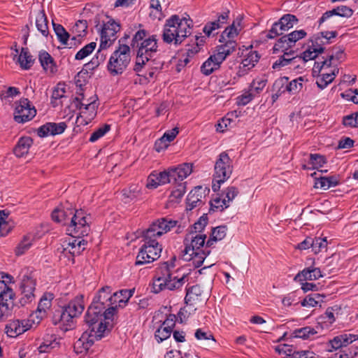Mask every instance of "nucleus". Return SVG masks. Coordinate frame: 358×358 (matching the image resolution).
Here are the masks:
<instances>
[{"mask_svg": "<svg viewBox=\"0 0 358 358\" xmlns=\"http://www.w3.org/2000/svg\"><path fill=\"white\" fill-rule=\"evenodd\" d=\"M266 85V80L264 79H256L250 84L249 90L252 92L254 96L259 94Z\"/></svg>", "mask_w": 358, "mask_h": 358, "instance_id": "338daca9", "label": "nucleus"}, {"mask_svg": "<svg viewBox=\"0 0 358 358\" xmlns=\"http://www.w3.org/2000/svg\"><path fill=\"white\" fill-rule=\"evenodd\" d=\"M343 124L346 127H358V112L343 117Z\"/></svg>", "mask_w": 358, "mask_h": 358, "instance_id": "774afa93", "label": "nucleus"}, {"mask_svg": "<svg viewBox=\"0 0 358 358\" xmlns=\"http://www.w3.org/2000/svg\"><path fill=\"white\" fill-rule=\"evenodd\" d=\"M34 324L32 319L10 320L6 325L5 332L8 337L16 338L31 329Z\"/></svg>", "mask_w": 358, "mask_h": 358, "instance_id": "a211bd4d", "label": "nucleus"}, {"mask_svg": "<svg viewBox=\"0 0 358 358\" xmlns=\"http://www.w3.org/2000/svg\"><path fill=\"white\" fill-rule=\"evenodd\" d=\"M343 55V51L339 50L335 55H330L327 59L315 62L313 69V73H320L321 71L324 70L326 68H329L332 65L333 61L336 60L338 62Z\"/></svg>", "mask_w": 358, "mask_h": 358, "instance_id": "f704fd0d", "label": "nucleus"}, {"mask_svg": "<svg viewBox=\"0 0 358 358\" xmlns=\"http://www.w3.org/2000/svg\"><path fill=\"white\" fill-rule=\"evenodd\" d=\"M206 236L202 233H194L192 230L184 239L185 254L192 255L194 251L209 250L210 247H206Z\"/></svg>", "mask_w": 358, "mask_h": 358, "instance_id": "2eb2a0df", "label": "nucleus"}, {"mask_svg": "<svg viewBox=\"0 0 358 358\" xmlns=\"http://www.w3.org/2000/svg\"><path fill=\"white\" fill-rule=\"evenodd\" d=\"M222 63V62L213 54L203 63L201 66V71L203 74L209 76L218 69Z\"/></svg>", "mask_w": 358, "mask_h": 358, "instance_id": "e433bc0d", "label": "nucleus"}, {"mask_svg": "<svg viewBox=\"0 0 358 358\" xmlns=\"http://www.w3.org/2000/svg\"><path fill=\"white\" fill-rule=\"evenodd\" d=\"M192 172V165L188 163H184L176 167L171 168V173L173 182H181L185 179Z\"/></svg>", "mask_w": 358, "mask_h": 358, "instance_id": "c756f323", "label": "nucleus"}, {"mask_svg": "<svg viewBox=\"0 0 358 358\" xmlns=\"http://www.w3.org/2000/svg\"><path fill=\"white\" fill-rule=\"evenodd\" d=\"M294 59L293 52H285L282 56L279 57L272 65L275 71H280L282 67L287 66Z\"/></svg>", "mask_w": 358, "mask_h": 358, "instance_id": "5fc2aeb1", "label": "nucleus"}, {"mask_svg": "<svg viewBox=\"0 0 358 358\" xmlns=\"http://www.w3.org/2000/svg\"><path fill=\"white\" fill-rule=\"evenodd\" d=\"M202 294V289L198 285H192L186 288V295L185 301L187 304H192L193 302L199 300Z\"/></svg>", "mask_w": 358, "mask_h": 358, "instance_id": "09e8293b", "label": "nucleus"}, {"mask_svg": "<svg viewBox=\"0 0 358 358\" xmlns=\"http://www.w3.org/2000/svg\"><path fill=\"white\" fill-rule=\"evenodd\" d=\"M177 224L178 221L167 217L154 221L143 231L144 243L136 256L135 264L143 265L158 259L161 255L162 247L157 238L171 231Z\"/></svg>", "mask_w": 358, "mask_h": 358, "instance_id": "f257e3e1", "label": "nucleus"}, {"mask_svg": "<svg viewBox=\"0 0 358 358\" xmlns=\"http://www.w3.org/2000/svg\"><path fill=\"white\" fill-rule=\"evenodd\" d=\"M67 126L66 122H47L41 126L37 131V134L40 137H46L48 136H55L62 134Z\"/></svg>", "mask_w": 358, "mask_h": 358, "instance_id": "412c9836", "label": "nucleus"}, {"mask_svg": "<svg viewBox=\"0 0 358 358\" xmlns=\"http://www.w3.org/2000/svg\"><path fill=\"white\" fill-rule=\"evenodd\" d=\"M19 278L21 280V297L20 302L22 306H24L31 302L35 298L34 291L36 282L27 271L22 272L19 275Z\"/></svg>", "mask_w": 358, "mask_h": 358, "instance_id": "4468645a", "label": "nucleus"}, {"mask_svg": "<svg viewBox=\"0 0 358 358\" xmlns=\"http://www.w3.org/2000/svg\"><path fill=\"white\" fill-rule=\"evenodd\" d=\"M240 24H235L234 22L231 25L227 27L220 36L219 42L223 41H236V38L238 36L241 30Z\"/></svg>", "mask_w": 358, "mask_h": 358, "instance_id": "79ce46f5", "label": "nucleus"}, {"mask_svg": "<svg viewBox=\"0 0 358 358\" xmlns=\"http://www.w3.org/2000/svg\"><path fill=\"white\" fill-rule=\"evenodd\" d=\"M11 276L4 273H0V298L5 296L6 293L13 289L9 287L8 282H11Z\"/></svg>", "mask_w": 358, "mask_h": 358, "instance_id": "052dcab7", "label": "nucleus"}, {"mask_svg": "<svg viewBox=\"0 0 358 358\" xmlns=\"http://www.w3.org/2000/svg\"><path fill=\"white\" fill-rule=\"evenodd\" d=\"M233 171L231 160L225 152H221L215 164L212 189L217 192L220 186L231 176Z\"/></svg>", "mask_w": 358, "mask_h": 358, "instance_id": "9d476101", "label": "nucleus"}, {"mask_svg": "<svg viewBox=\"0 0 358 358\" xmlns=\"http://www.w3.org/2000/svg\"><path fill=\"white\" fill-rule=\"evenodd\" d=\"M338 33L336 31H321L313 36L310 41L311 45L316 49L322 48V53L324 50V45L331 43V40L335 38Z\"/></svg>", "mask_w": 358, "mask_h": 358, "instance_id": "393cba45", "label": "nucleus"}, {"mask_svg": "<svg viewBox=\"0 0 358 358\" xmlns=\"http://www.w3.org/2000/svg\"><path fill=\"white\" fill-rule=\"evenodd\" d=\"M227 227L224 225L213 228L210 238L206 241V247H213L216 242L224 238L227 234Z\"/></svg>", "mask_w": 358, "mask_h": 358, "instance_id": "ea45409f", "label": "nucleus"}, {"mask_svg": "<svg viewBox=\"0 0 358 358\" xmlns=\"http://www.w3.org/2000/svg\"><path fill=\"white\" fill-rule=\"evenodd\" d=\"M176 257L161 263L152 284V292L157 294L164 289L171 291L180 289L187 282L189 273L183 268H176Z\"/></svg>", "mask_w": 358, "mask_h": 358, "instance_id": "f03ea898", "label": "nucleus"}, {"mask_svg": "<svg viewBox=\"0 0 358 358\" xmlns=\"http://www.w3.org/2000/svg\"><path fill=\"white\" fill-rule=\"evenodd\" d=\"M273 90L275 91L273 94V99H278L282 94L288 92L287 77L277 79L273 84Z\"/></svg>", "mask_w": 358, "mask_h": 358, "instance_id": "8fccbe9b", "label": "nucleus"}, {"mask_svg": "<svg viewBox=\"0 0 358 358\" xmlns=\"http://www.w3.org/2000/svg\"><path fill=\"white\" fill-rule=\"evenodd\" d=\"M119 30L120 25L113 20L103 23L100 30L99 48L90 62L85 64L86 71H92L104 62L106 54L103 50L108 48L116 40Z\"/></svg>", "mask_w": 358, "mask_h": 358, "instance_id": "423d86ee", "label": "nucleus"}, {"mask_svg": "<svg viewBox=\"0 0 358 358\" xmlns=\"http://www.w3.org/2000/svg\"><path fill=\"white\" fill-rule=\"evenodd\" d=\"M241 112L234 110L228 113L224 117L220 120L216 124V130L219 132H224L225 130L231 128L236 123Z\"/></svg>", "mask_w": 358, "mask_h": 358, "instance_id": "2f4dec72", "label": "nucleus"}, {"mask_svg": "<svg viewBox=\"0 0 358 358\" xmlns=\"http://www.w3.org/2000/svg\"><path fill=\"white\" fill-rule=\"evenodd\" d=\"M229 206L222 194L217 195L210 201V210L222 212Z\"/></svg>", "mask_w": 358, "mask_h": 358, "instance_id": "864d4df0", "label": "nucleus"}, {"mask_svg": "<svg viewBox=\"0 0 358 358\" xmlns=\"http://www.w3.org/2000/svg\"><path fill=\"white\" fill-rule=\"evenodd\" d=\"M178 134V129L177 127L173 128L171 130L166 131L164 135L156 142L155 146L157 147L159 144H163L162 146L156 148L157 151L159 152L160 149L166 148L168 147L169 143L174 140Z\"/></svg>", "mask_w": 358, "mask_h": 358, "instance_id": "37998d69", "label": "nucleus"}, {"mask_svg": "<svg viewBox=\"0 0 358 358\" xmlns=\"http://www.w3.org/2000/svg\"><path fill=\"white\" fill-rule=\"evenodd\" d=\"M278 22L281 27V30L286 31L292 28L294 24L298 22V19L294 15L285 14L280 17Z\"/></svg>", "mask_w": 358, "mask_h": 358, "instance_id": "603ef678", "label": "nucleus"}, {"mask_svg": "<svg viewBox=\"0 0 358 358\" xmlns=\"http://www.w3.org/2000/svg\"><path fill=\"white\" fill-rule=\"evenodd\" d=\"M259 58L260 56L257 51L252 50H249L243 55V59H242L237 73L238 76H243L248 73V72L256 65Z\"/></svg>", "mask_w": 358, "mask_h": 358, "instance_id": "4be33fe9", "label": "nucleus"}, {"mask_svg": "<svg viewBox=\"0 0 358 358\" xmlns=\"http://www.w3.org/2000/svg\"><path fill=\"white\" fill-rule=\"evenodd\" d=\"M146 31L138 30L134 35L131 45L137 49V55L134 70L136 73L143 71L147 66L150 67L152 63L151 58L158 50V38L156 35H152L147 38Z\"/></svg>", "mask_w": 358, "mask_h": 358, "instance_id": "7ed1b4c3", "label": "nucleus"}, {"mask_svg": "<svg viewBox=\"0 0 358 358\" xmlns=\"http://www.w3.org/2000/svg\"><path fill=\"white\" fill-rule=\"evenodd\" d=\"M299 292L295 291L290 292L285 295L282 299V303L284 306L289 307L291 306H296L301 301L299 297Z\"/></svg>", "mask_w": 358, "mask_h": 358, "instance_id": "680f3d73", "label": "nucleus"}, {"mask_svg": "<svg viewBox=\"0 0 358 358\" xmlns=\"http://www.w3.org/2000/svg\"><path fill=\"white\" fill-rule=\"evenodd\" d=\"M324 296L318 293H312L307 295L300 303L301 306L306 308H313L317 306L319 303L323 302Z\"/></svg>", "mask_w": 358, "mask_h": 358, "instance_id": "49530a36", "label": "nucleus"}, {"mask_svg": "<svg viewBox=\"0 0 358 358\" xmlns=\"http://www.w3.org/2000/svg\"><path fill=\"white\" fill-rule=\"evenodd\" d=\"M96 47V43L91 42L83 47L75 55L76 60H83L91 55Z\"/></svg>", "mask_w": 358, "mask_h": 358, "instance_id": "bf43d9fd", "label": "nucleus"}, {"mask_svg": "<svg viewBox=\"0 0 358 358\" xmlns=\"http://www.w3.org/2000/svg\"><path fill=\"white\" fill-rule=\"evenodd\" d=\"M131 50L129 45L122 44L111 54L107 69L110 75H121L127 69L131 61Z\"/></svg>", "mask_w": 358, "mask_h": 358, "instance_id": "1a4fd4ad", "label": "nucleus"}, {"mask_svg": "<svg viewBox=\"0 0 358 358\" xmlns=\"http://www.w3.org/2000/svg\"><path fill=\"white\" fill-rule=\"evenodd\" d=\"M85 309L83 295L76 296L63 306L60 324L64 331L72 329L75 326L74 319L79 317Z\"/></svg>", "mask_w": 358, "mask_h": 358, "instance_id": "6e6552de", "label": "nucleus"}, {"mask_svg": "<svg viewBox=\"0 0 358 358\" xmlns=\"http://www.w3.org/2000/svg\"><path fill=\"white\" fill-rule=\"evenodd\" d=\"M321 53V48H319V49H316L311 45L308 46V48L305 51H303L301 57L303 59V61L306 62L315 59L318 56V55Z\"/></svg>", "mask_w": 358, "mask_h": 358, "instance_id": "69168bd1", "label": "nucleus"}, {"mask_svg": "<svg viewBox=\"0 0 358 358\" xmlns=\"http://www.w3.org/2000/svg\"><path fill=\"white\" fill-rule=\"evenodd\" d=\"M33 143V140L29 136H24L18 140L14 148V154L17 157H22L28 154Z\"/></svg>", "mask_w": 358, "mask_h": 358, "instance_id": "c9c22d12", "label": "nucleus"}, {"mask_svg": "<svg viewBox=\"0 0 358 358\" xmlns=\"http://www.w3.org/2000/svg\"><path fill=\"white\" fill-rule=\"evenodd\" d=\"M106 309L104 310L92 302L85 315V322L89 331L96 333V336L103 338L109 331L108 327L113 318H106Z\"/></svg>", "mask_w": 358, "mask_h": 358, "instance_id": "0eeeda50", "label": "nucleus"}, {"mask_svg": "<svg viewBox=\"0 0 358 358\" xmlns=\"http://www.w3.org/2000/svg\"><path fill=\"white\" fill-rule=\"evenodd\" d=\"M122 195L126 203L136 200L141 196V188L138 185L133 184L128 188L124 189L122 191Z\"/></svg>", "mask_w": 358, "mask_h": 358, "instance_id": "a18cd8bd", "label": "nucleus"}, {"mask_svg": "<svg viewBox=\"0 0 358 358\" xmlns=\"http://www.w3.org/2000/svg\"><path fill=\"white\" fill-rule=\"evenodd\" d=\"M303 80L304 79L303 77H299L290 82L287 78L288 92L291 94L298 93L303 88Z\"/></svg>", "mask_w": 358, "mask_h": 358, "instance_id": "e2e57ef3", "label": "nucleus"}, {"mask_svg": "<svg viewBox=\"0 0 358 358\" xmlns=\"http://www.w3.org/2000/svg\"><path fill=\"white\" fill-rule=\"evenodd\" d=\"M17 61L22 69L27 70L30 69L32 64V59L27 49L23 48L21 49V52L17 57Z\"/></svg>", "mask_w": 358, "mask_h": 358, "instance_id": "6e6d98bb", "label": "nucleus"}, {"mask_svg": "<svg viewBox=\"0 0 358 358\" xmlns=\"http://www.w3.org/2000/svg\"><path fill=\"white\" fill-rule=\"evenodd\" d=\"M8 215L4 210H0V236L8 235L13 229V225L6 220Z\"/></svg>", "mask_w": 358, "mask_h": 358, "instance_id": "4d7b16f0", "label": "nucleus"}, {"mask_svg": "<svg viewBox=\"0 0 358 358\" xmlns=\"http://www.w3.org/2000/svg\"><path fill=\"white\" fill-rule=\"evenodd\" d=\"M220 43L221 45L216 47L213 55L223 62L229 55L235 51L237 43L236 41H223Z\"/></svg>", "mask_w": 358, "mask_h": 358, "instance_id": "cd10ccee", "label": "nucleus"}, {"mask_svg": "<svg viewBox=\"0 0 358 358\" xmlns=\"http://www.w3.org/2000/svg\"><path fill=\"white\" fill-rule=\"evenodd\" d=\"M54 297V294L51 292H45L41 296L35 313L36 317L38 319L37 323L46 315L47 310L52 306V301Z\"/></svg>", "mask_w": 358, "mask_h": 358, "instance_id": "bb28decb", "label": "nucleus"}, {"mask_svg": "<svg viewBox=\"0 0 358 358\" xmlns=\"http://www.w3.org/2000/svg\"><path fill=\"white\" fill-rule=\"evenodd\" d=\"M39 238V236L36 237V236L33 233H29L24 236L22 241L19 243L15 248L16 255L20 256L23 255L31 248L36 239Z\"/></svg>", "mask_w": 358, "mask_h": 358, "instance_id": "4c0bfd02", "label": "nucleus"}, {"mask_svg": "<svg viewBox=\"0 0 358 358\" xmlns=\"http://www.w3.org/2000/svg\"><path fill=\"white\" fill-rule=\"evenodd\" d=\"M13 291L6 293L5 296L0 298V321L11 315L14 307Z\"/></svg>", "mask_w": 358, "mask_h": 358, "instance_id": "b1692460", "label": "nucleus"}, {"mask_svg": "<svg viewBox=\"0 0 358 358\" xmlns=\"http://www.w3.org/2000/svg\"><path fill=\"white\" fill-rule=\"evenodd\" d=\"M96 333L91 331H85L78 339L73 345L74 351L76 354H84L92 346L95 341L100 340L101 338L96 336Z\"/></svg>", "mask_w": 358, "mask_h": 358, "instance_id": "aec40b11", "label": "nucleus"}, {"mask_svg": "<svg viewBox=\"0 0 358 358\" xmlns=\"http://www.w3.org/2000/svg\"><path fill=\"white\" fill-rule=\"evenodd\" d=\"M338 69L336 66H334V68L329 71L322 73L316 79L317 86L320 90L325 89L333 82L336 75L338 73Z\"/></svg>", "mask_w": 358, "mask_h": 358, "instance_id": "72a5a7b5", "label": "nucleus"}, {"mask_svg": "<svg viewBox=\"0 0 358 358\" xmlns=\"http://www.w3.org/2000/svg\"><path fill=\"white\" fill-rule=\"evenodd\" d=\"M307 33L303 29L295 30L289 34L282 36L273 48V53L285 52L292 47L298 41L305 38Z\"/></svg>", "mask_w": 358, "mask_h": 358, "instance_id": "f3484780", "label": "nucleus"}, {"mask_svg": "<svg viewBox=\"0 0 358 358\" xmlns=\"http://www.w3.org/2000/svg\"><path fill=\"white\" fill-rule=\"evenodd\" d=\"M52 219L64 225H68V231L78 236H87L90 231L88 217L83 210L71 208H57L52 213Z\"/></svg>", "mask_w": 358, "mask_h": 358, "instance_id": "20e7f679", "label": "nucleus"}, {"mask_svg": "<svg viewBox=\"0 0 358 358\" xmlns=\"http://www.w3.org/2000/svg\"><path fill=\"white\" fill-rule=\"evenodd\" d=\"M176 322L177 317L174 314L166 315L163 320L153 321L154 336L158 343H161L171 336Z\"/></svg>", "mask_w": 358, "mask_h": 358, "instance_id": "9b49d317", "label": "nucleus"}, {"mask_svg": "<svg viewBox=\"0 0 358 358\" xmlns=\"http://www.w3.org/2000/svg\"><path fill=\"white\" fill-rule=\"evenodd\" d=\"M111 287L103 286L98 290L94 296L92 303L106 310L111 306Z\"/></svg>", "mask_w": 358, "mask_h": 358, "instance_id": "5701e85b", "label": "nucleus"}, {"mask_svg": "<svg viewBox=\"0 0 358 358\" xmlns=\"http://www.w3.org/2000/svg\"><path fill=\"white\" fill-rule=\"evenodd\" d=\"M38 60L43 70L50 74H55L57 71V66L54 59L46 51L39 52Z\"/></svg>", "mask_w": 358, "mask_h": 358, "instance_id": "7c9ffc66", "label": "nucleus"}, {"mask_svg": "<svg viewBox=\"0 0 358 358\" xmlns=\"http://www.w3.org/2000/svg\"><path fill=\"white\" fill-rule=\"evenodd\" d=\"M295 336L303 339L312 338L317 334L315 329L310 326H307L295 331Z\"/></svg>", "mask_w": 358, "mask_h": 358, "instance_id": "0e129e2a", "label": "nucleus"}, {"mask_svg": "<svg viewBox=\"0 0 358 358\" xmlns=\"http://www.w3.org/2000/svg\"><path fill=\"white\" fill-rule=\"evenodd\" d=\"M36 27L43 36L48 35V20L44 10H40L36 15Z\"/></svg>", "mask_w": 358, "mask_h": 358, "instance_id": "de8ad7c7", "label": "nucleus"}, {"mask_svg": "<svg viewBox=\"0 0 358 358\" xmlns=\"http://www.w3.org/2000/svg\"><path fill=\"white\" fill-rule=\"evenodd\" d=\"M201 187L196 188L191 191L186 199V209L187 210H192L194 208L199 206L202 203V196L199 194Z\"/></svg>", "mask_w": 358, "mask_h": 358, "instance_id": "a19ab883", "label": "nucleus"}, {"mask_svg": "<svg viewBox=\"0 0 358 358\" xmlns=\"http://www.w3.org/2000/svg\"><path fill=\"white\" fill-rule=\"evenodd\" d=\"M353 13V10L350 8L346 6H339L331 10L325 12L319 19L318 23L320 26L322 23L329 20L334 15L348 18L352 15Z\"/></svg>", "mask_w": 358, "mask_h": 358, "instance_id": "a878e982", "label": "nucleus"}, {"mask_svg": "<svg viewBox=\"0 0 358 358\" xmlns=\"http://www.w3.org/2000/svg\"><path fill=\"white\" fill-rule=\"evenodd\" d=\"M58 346L59 342L57 341L55 336L46 335L38 349L40 353H46Z\"/></svg>", "mask_w": 358, "mask_h": 358, "instance_id": "c03bdc74", "label": "nucleus"}, {"mask_svg": "<svg viewBox=\"0 0 358 358\" xmlns=\"http://www.w3.org/2000/svg\"><path fill=\"white\" fill-rule=\"evenodd\" d=\"M52 27L60 43L62 45H67L69 34L64 28V27L59 24H56L54 22H52Z\"/></svg>", "mask_w": 358, "mask_h": 358, "instance_id": "13d9d810", "label": "nucleus"}, {"mask_svg": "<svg viewBox=\"0 0 358 358\" xmlns=\"http://www.w3.org/2000/svg\"><path fill=\"white\" fill-rule=\"evenodd\" d=\"M193 21L189 17L173 15L165 21L162 40L166 44L178 46L192 34Z\"/></svg>", "mask_w": 358, "mask_h": 358, "instance_id": "39448f33", "label": "nucleus"}, {"mask_svg": "<svg viewBox=\"0 0 358 358\" xmlns=\"http://www.w3.org/2000/svg\"><path fill=\"white\" fill-rule=\"evenodd\" d=\"M96 96H93L90 97V101H87V103H84V95L81 94L75 98L73 102L76 107L80 110V114L91 120L96 113Z\"/></svg>", "mask_w": 358, "mask_h": 358, "instance_id": "6ab92c4d", "label": "nucleus"}, {"mask_svg": "<svg viewBox=\"0 0 358 358\" xmlns=\"http://www.w3.org/2000/svg\"><path fill=\"white\" fill-rule=\"evenodd\" d=\"M71 234V237L63 241L61 245V252L69 259L73 260L74 256L79 255L85 250L86 242L80 238V236Z\"/></svg>", "mask_w": 358, "mask_h": 358, "instance_id": "ddd939ff", "label": "nucleus"}, {"mask_svg": "<svg viewBox=\"0 0 358 358\" xmlns=\"http://www.w3.org/2000/svg\"><path fill=\"white\" fill-rule=\"evenodd\" d=\"M133 289H121L112 292L111 306L106 309V318H113L117 308L124 307L134 294Z\"/></svg>", "mask_w": 358, "mask_h": 358, "instance_id": "dca6fc26", "label": "nucleus"}, {"mask_svg": "<svg viewBox=\"0 0 358 358\" xmlns=\"http://www.w3.org/2000/svg\"><path fill=\"white\" fill-rule=\"evenodd\" d=\"M14 120L17 123H25L36 115L35 107L28 99L23 98L15 103Z\"/></svg>", "mask_w": 358, "mask_h": 358, "instance_id": "f8f14e48", "label": "nucleus"}, {"mask_svg": "<svg viewBox=\"0 0 358 358\" xmlns=\"http://www.w3.org/2000/svg\"><path fill=\"white\" fill-rule=\"evenodd\" d=\"M210 253V250L194 251V253L192 255L191 253H184L183 256L185 260L191 261L194 267L198 268L202 265L205 259Z\"/></svg>", "mask_w": 358, "mask_h": 358, "instance_id": "58836bf2", "label": "nucleus"}, {"mask_svg": "<svg viewBox=\"0 0 358 358\" xmlns=\"http://www.w3.org/2000/svg\"><path fill=\"white\" fill-rule=\"evenodd\" d=\"M229 11L227 10L218 15L217 19L213 22H208L203 29L206 35L209 36L214 31L220 29L222 24L227 23Z\"/></svg>", "mask_w": 358, "mask_h": 358, "instance_id": "473e14b6", "label": "nucleus"}, {"mask_svg": "<svg viewBox=\"0 0 358 358\" xmlns=\"http://www.w3.org/2000/svg\"><path fill=\"white\" fill-rule=\"evenodd\" d=\"M339 183L338 178L335 176L321 177L315 182V187L323 189H328L330 187H336Z\"/></svg>", "mask_w": 358, "mask_h": 358, "instance_id": "3c124183", "label": "nucleus"}, {"mask_svg": "<svg viewBox=\"0 0 358 358\" xmlns=\"http://www.w3.org/2000/svg\"><path fill=\"white\" fill-rule=\"evenodd\" d=\"M321 277H323V275L319 268L308 267L298 273L294 277V280L298 282L312 281L317 280Z\"/></svg>", "mask_w": 358, "mask_h": 358, "instance_id": "c85d7f7f", "label": "nucleus"}]
</instances>
